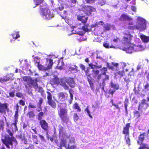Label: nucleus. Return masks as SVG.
Masks as SVG:
<instances>
[{
  "mask_svg": "<svg viewBox=\"0 0 149 149\" xmlns=\"http://www.w3.org/2000/svg\"><path fill=\"white\" fill-rule=\"evenodd\" d=\"M77 19L82 23V24H80V25H81V27H79L78 28L80 29H82L83 31H85V32L88 31L89 30L88 25H86L85 24L87 20V17L81 15L77 17Z\"/></svg>",
  "mask_w": 149,
  "mask_h": 149,
  "instance_id": "8",
  "label": "nucleus"
},
{
  "mask_svg": "<svg viewBox=\"0 0 149 149\" xmlns=\"http://www.w3.org/2000/svg\"><path fill=\"white\" fill-rule=\"evenodd\" d=\"M110 86L111 88L113 89H110L109 91V93L112 95L113 96V94L115 93L116 90H118L119 88V86L118 84L114 83L111 81L110 83Z\"/></svg>",
  "mask_w": 149,
  "mask_h": 149,
  "instance_id": "13",
  "label": "nucleus"
},
{
  "mask_svg": "<svg viewBox=\"0 0 149 149\" xmlns=\"http://www.w3.org/2000/svg\"><path fill=\"white\" fill-rule=\"evenodd\" d=\"M89 65L91 67V68L93 69L91 73L92 76L94 78L96 77L99 73V71L96 69L101 68V66L97 65V63L96 65H95L91 63H89Z\"/></svg>",
  "mask_w": 149,
  "mask_h": 149,
  "instance_id": "10",
  "label": "nucleus"
},
{
  "mask_svg": "<svg viewBox=\"0 0 149 149\" xmlns=\"http://www.w3.org/2000/svg\"><path fill=\"white\" fill-rule=\"evenodd\" d=\"M97 76V79L96 80V81L97 82H99V81H100V79L101 78V74H100L98 75Z\"/></svg>",
  "mask_w": 149,
  "mask_h": 149,
  "instance_id": "59",
  "label": "nucleus"
},
{
  "mask_svg": "<svg viewBox=\"0 0 149 149\" xmlns=\"http://www.w3.org/2000/svg\"><path fill=\"white\" fill-rule=\"evenodd\" d=\"M66 82L72 88L75 86V83L73 79L72 78H69L66 79Z\"/></svg>",
  "mask_w": 149,
  "mask_h": 149,
  "instance_id": "20",
  "label": "nucleus"
},
{
  "mask_svg": "<svg viewBox=\"0 0 149 149\" xmlns=\"http://www.w3.org/2000/svg\"><path fill=\"white\" fill-rule=\"evenodd\" d=\"M134 116L136 118H138L140 116V113L138 111H134Z\"/></svg>",
  "mask_w": 149,
  "mask_h": 149,
  "instance_id": "51",
  "label": "nucleus"
},
{
  "mask_svg": "<svg viewBox=\"0 0 149 149\" xmlns=\"http://www.w3.org/2000/svg\"><path fill=\"white\" fill-rule=\"evenodd\" d=\"M134 44L130 43L127 45L126 47H124L123 50L125 51L126 53H131L134 52Z\"/></svg>",
  "mask_w": 149,
  "mask_h": 149,
  "instance_id": "14",
  "label": "nucleus"
},
{
  "mask_svg": "<svg viewBox=\"0 0 149 149\" xmlns=\"http://www.w3.org/2000/svg\"><path fill=\"white\" fill-rule=\"evenodd\" d=\"M123 33L125 36L121 40L122 43L126 45L131 43L130 41L132 36L130 34L129 30H125L124 31Z\"/></svg>",
  "mask_w": 149,
  "mask_h": 149,
  "instance_id": "9",
  "label": "nucleus"
},
{
  "mask_svg": "<svg viewBox=\"0 0 149 149\" xmlns=\"http://www.w3.org/2000/svg\"><path fill=\"white\" fill-rule=\"evenodd\" d=\"M106 1V0H99L98 3L100 5L102 6L105 4Z\"/></svg>",
  "mask_w": 149,
  "mask_h": 149,
  "instance_id": "39",
  "label": "nucleus"
},
{
  "mask_svg": "<svg viewBox=\"0 0 149 149\" xmlns=\"http://www.w3.org/2000/svg\"><path fill=\"white\" fill-rule=\"evenodd\" d=\"M40 124L42 128L44 130L46 131L48 129V123L46 121L44 120H40Z\"/></svg>",
  "mask_w": 149,
  "mask_h": 149,
  "instance_id": "21",
  "label": "nucleus"
},
{
  "mask_svg": "<svg viewBox=\"0 0 149 149\" xmlns=\"http://www.w3.org/2000/svg\"><path fill=\"white\" fill-rule=\"evenodd\" d=\"M48 104L53 108H55L56 106V104L55 102L53 100L48 101Z\"/></svg>",
  "mask_w": 149,
  "mask_h": 149,
  "instance_id": "32",
  "label": "nucleus"
},
{
  "mask_svg": "<svg viewBox=\"0 0 149 149\" xmlns=\"http://www.w3.org/2000/svg\"><path fill=\"white\" fill-rule=\"evenodd\" d=\"M7 132L11 136L10 137L8 135L2 136L1 138V141L8 149L12 148L13 147V144L16 146L17 144V142L15 138L13 136V134L9 130H8Z\"/></svg>",
  "mask_w": 149,
  "mask_h": 149,
  "instance_id": "3",
  "label": "nucleus"
},
{
  "mask_svg": "<svg viewBox=\"0 0 149 149\" xmlns=\"http://www.w3.org/2000/svg\"><path fill=\"white\" fill-rule=\"evenodd\" d=\"M134 52H138L143 50L145 49V47L140 44L137 45L134 44Z\"/></svg>",
  "mask_w": 149,
  "mask_h": 149,
  "instance_id": "18",
  "label": "nucleus"
},
{
  "mask_svg": "<svg viewBox=\"0 0 149 149\" xmlns=\"http://www.w3.org/2000/svg\"><path fill=\"white\" fill-rule=\"evenodd\" d=\"M88 81L90 85L91 88L92 89H93V82L89 78L88 79Z\"/></svg>",
  "mask_w": 149,
  "mask_h": 149,
  "instance_id": "47",
  "label": "nucleus"
},
{
  "mask_svg": "<svg viewBox=\"0 0 149 149\" xmlns=\"http://www.w3.org/2000/svg\"><path fill=\"white\" fill-rule=\"evenodd\" d=\"M136 24L133 25L132 22L128 23L127 29L133 30L137 29L140 31H143L146 29V19L140 17H138L136 20Z\"/></svg>",
  "mask_w": 149,
  "mask_h": 149,
  "instance_id": "2",
  "label": "nucleus"
},
{
  "mask_svg": "<svg viewBox=\"0 0 149 149\" xmlns=\"http://www.w3.org/2000/svg\"><path fill=\"white\" fill-rule=\"evenodd\" d=\"M109 79V76L108 75H105V77L103 79V81H104L105 82V81L106 80H108Z\"/></svg>",
  "mask_w": 149,
  "mask_h": 149,
  "instance_id": "56",
  "label": "nucleus"
},
{
  "mask_svg": "<svg viewBox=\"0 0 149 149\" xmlns=\"http://www.w3.org/2000/svg\"><path fill=\"white\" fill-rule=\"evenodd\" d=\"M16 96L19 97L21 98L23 96V95L22 93L18 92L16 94Z\"/></svg>",
  "mask_w": 149,
  "mask_h": 149,
  "instance_id": "55",
  "label": "nucleus"
},
{
  "mask_svg": "<svg viewBox=\"0 0 149 149\" xmlns=\"http://www.w3.org/2000/svg\"><path fill=\"white\" fill-rule=\"evenodd\" d=\"M64 128L62 127H61L59 128V137L61 140L62 138H66L67 137L66 132L64 131Z\"/></svg>",
  "mask_w": 149,
  "mask_h": 149,
  "instance_id": "19",
  "label": "nucleus"
},
{
  "mask_svg": "<svg viewBox=\"0 0 149 149\" xmlns=\"http://www.w3.org/2000/svg\"><path fill=\"white\" fill-rule=\"evenodd\" d=\"M112 66L111 68V69L113 70H116L118 66V64L117 63H112Z\"/></svg>",
  "mask_w": 149,
  "mask_h": 149,
  "instance_id": "36",
  "label": "nucleus"
},
{
  "mask_svg": "<svg viewBox=\"0 0 149 149\" xmlns=\"http://www.w3.org/2000/svg\"><path fill=\"white\" fill-rule=\"evenodd\" d=\"M125 138L126 140V142L127 144H128L129 145H130V140L129 138V135H127L125 136Z\"/></svg>",
  "mask_w": 149,
  "mask_h": 149,
  "instance_id": "38",
  "label": "nucleus"
},
{
  "mask_svg": "<svg viewBox=\"0 0 149 149\" xmlns=\"http://www.w3.org/2000/svg\"><path fill=\"white\" fill-rule=\"evenodd\" d=\"M124 74V71L123 70L122 71H118L115 73L116 76H118L120 77H122Z\"/></svg>",
  "mask_w": 149,
  "mask_h": 149,
  "instance_id": "34",
  "label": "nucleus"
},
{
  "mask_svg": "<svg viewBox=\"0 0 149 149\" xmlns=\"http://www.w3.org/2000/svg\"><path fill=\"white\" fill-rule=\"evenodd\" d=\"M141 146L139 148V149H145L146 148H148V145L146 144L141 143Z\"/></svg>",
  "mask_w": 149,
  "mask_h": 149,
  "instance_id": "41",
  "label": "nucleus"
},
{
  "mask_svg": "<svg viewBox=\"0 0 149 149\" xmlns=\"http://www.w3.org/2000/svg\"><path fill=\"white\" fill-rule=\"evenodd\" d=\"M58 3V5L59 6V7H57L55 9V10L57 12L60 14L61 17L62 18L64 19L67 15V12L66 10L63 11V12H61L64 8L63 5L65 3L64 0H57Z\"/></svg>",
  "mask_w": 149,
  "mask_h": 149,
  "instance_id": "7",
  "label": "nucleus"
},
{
  "mask_svg": "<svg viewBox=\"0 0 149 149\" xmlns=\"http://www.w3.org/2000/svg\"><path fill=\"white\" fill-rule=\"evenodd\" d=\"M19 31H14L11 35L14 39H16L20 37Z\"/></svg>",
  "mask_w": 149,
  "mask_h": 149,
  "instance_id": "30",
  "label": "nucleus"
},
{
  "mask_svg": "<svg viewBox=\"0 0 149 149\" xmlns=\"http://www.w3.org/2000/svg\"><path fill=\"white\" fill-rule=\"evenodd\" d=\"M76 141L74 137L69 135L67 137L62 138L61 141V145L65 147L67 149H74L76 148Z\"/></svg>",
  "mask_w": 149,
  "mask_h": 149,
  "instance_id": "4",
  "label": "nucleus"
},
{
  "mask_svg": "<svg viewBox=\"0 0 149 149\" xmlns=\"http://www.w3.org/2000/svg\"><path fill=\"white\" fill-rule=\"evenodd\" d=\"M92 109L90 110L89 106H88L85 109V111L87 112V114L91 118H93L92 116L91 115V113H92L95 111V106L93 104H92Z\"/></svg>",
  "mask_w": 149,
  "mask_h": 149,
  "instance_id": "16",
  "label": "nucleus"
},
{
  "mask_svg": "<svg viewBox=\"0 0 149 149\" xmlns=\"http://www.w3.org/2000/svg\"><path fill=\"white\" fill-rule=\"evenodd\" d=\"M61 84L63 87L65 89H66L68 88V86H67L65 82L62 81L61 82Z\"/></svg>",
  "mask_w": 149,
  "mask_h": 149,
  "instance_id": "48",
  "label": "nucleus"
},
{
  "mask_svg": "<svg viewBox=\"0 0 149 149\" xmlns=\"http://www.w3.org/2000/svg\"><path fill=\"white\" fill-rule=\"evenodd\" d=\"M113 42L116 44H118L120 42V40L118 38H116L113 40Z\"/></svg>",
  "mask_w": 149,
  "mask_h": 149,
  "instance_id": "53",
  "label": "nucleus"
},
{
  "mask_svg": "<svg viewBox=\"0 0 149 149\" xmlns=\"http://www.w3.org/2000/svg\"><path fill=\"white\" fill-rule=\"evenodd\" d=\"M18 111H16L15 114L14 116V122L12 123V125H13L14 127V131H16L18 129L17 126V123L18 121Z\"/></svg>",
  "mask_w": 149,
  "mask_h": 149,
  "instance_id": "17",
  "label": "nucleus"
},
{
  "mask_svg": "<svg viewBox=\"0 0 149 149\" xmlns=\"http://www.w3.org/2000/svg\"><path fill=\"white\" fill-rule=\"evenodd\" d=\"M105 85V83L104 81H103L102 85L101 86V87H102V90L104 91H105V90L104 89V87Z\"/></svg>",
  "mask_w": 149,
  "mask_h": 149,
  "instance_id": "61",
  "label": "nucleus"
},
{
  "mask_svg": "<svg viewBox=\"0 0 149 149\" xmlns=\"http://www.w3.org/2000/svg\"><path fill=\"white\" fill-rule=\"evenodd\" d=\"M131 9L132 11H134V12H136V8L135 6H132L131 7Z\"/></svg>",
  "mask_w": 149,
  "mask_h": 149,
  "instance_id": "64",
  "label": "nucleus"
},
{
  "mask_svg": "<svg viewBox=\"0 0 149 149\" xmlns=\"http://www.w3.org/2000/svg\"><path fill=\"white\" fill-rule=\"evenodd\" d=\"M8 80V79H7L6 77H4L3 78L0 77V82H5L7 81Z\"/></svg>",
  "mask_w": 149,
  "mask_h": 149,
  "instance_id": "46",
  "label": "nucleus"
},
{
  "mask_svg": "<svg viewBox=\"0 0 149 149\" xmlns=\"http://www.w3.org/2000/svg\"><path fill=\"white\" fill-rule=\"evenodd\" d=\"M82 10L86 14L90 15L92 13L95 11V9L91 6L84 5L82 7Z\"/></svg>",
  "mask_w": 149,
  "mask_h": 149,
  "instance_id": "12",
  "label": "nucleus"
},
{
  "mask_svg": "<svg viewBox=\"0 0 149 149\" xmlns=\"http://www.w3.org/2000/svg\"><path fill=\"white\" fill-rule=\"evenodd\" d=\"M142 67V65L140 64L139 63L137 67V70H139Z\"/></svg>",
  "mask_w": 149,
  "mask_h": 149,
  "instance_id": "63",
  "label": "nucleus"
},
{
  "mask_svg": "<svg viewBox=\"0 0 149 149\" xmlns=\"http://www.w3.org/2000/svg\"><path fill=\"white\" fill-rule=\"evenodd\" d=\"M149 102V98L148 97L147 100H143L141 102L139 105V110L140 108H142L143 109H146L149 105V103L148 102Z\"/></svg>",
  "mask_w": 149,
  "mask_h": 149,
  "instance_id": "15",
  "label": "nucleus"
},
{
  "mask_svg": "<svg viewBox=\"0 0 149 149\" xmlns=\"http://www.w3.org/2000/svg\"><path fill=\"white\" fill-rule=\"evenodd\" d=\"M22 141H24V142L25 144H26L28 146L27 148H25V149H28L29 147L30 146V145L29 144L27 143V139H26L24 136L23 137H20Z\"/></svg>",
  "mask_w": 149,
  "mask_h": 149,
  "instance_id": "35",
  "label": "nucleus"
},
{
  "mask_svg": "<svg viewBox=\"0 0 149 149\" xmlns=\"http://www.w3.org/2000/svg\"><path fill=\"white\" fill-rule=\"evenodd\" d=\"M141 134L139 137V141H138V143L139 144H141L142 143V141L144 140V134Z\"/></svg>",
  "mask_w": 149,
  "mask_h": 149,
  "instance_id": "33",
  "label": "nucleus"
},
{
  "mask_svg": "<svg viewBox=\"0 0 149 149\" xmlns=\"http://www.w3.org/2000/svg\"><path fill=\"white\" fill-rule=\"evenodd\" d=\"M69 70L70 71L74 73H75L78 71V67L75 65L70 67Z\"/></svg>",
  "mask_w": 149,
  "mask_h": 149,
  "instance_id": "28",
  "label": "nucleus"
},
{
  "mask_svg": "<svg viewBox=\"0 0 149 149\" xmlns=\"http://www.w3.org/2000/svg\"><path fill=\"white\" fill-rule=\"evenodd\" d=\"M120 19L122 21H130L132 19L131 18L125 14L122 15Z\"/></svg>",
  "mask_w": 149,
  "mask_h": 149,
  "instance_id": "22",
  "label": "nucleus"
},
{
  "mask_svg": "<svg viewBox=\"0 0 149 149\" xmlns=\"http://www.w3.org/2000/svg\"><path fill=\"white\" fill-rule=\"evenodd\" d=\"M23 80L26 83L25 84V87L26 89V91L29 92L30 89L32 87L36 89L39 92L42 93L43 91L42 88L38 87L37 82H39L40 80V78H36L35 79H33L29 77L24 76L23 77Z\"/></svg>",
  "mask_w": 149,
  "mask_h": 149,
  "instance_id": "1",
  "label": "nucleus"
},
{
  "mask_svg": "<svg viewBox=\"0 0 149 149\" xmlns=\"http://www.w3.org/2000/svg\"><path fill=\"white\" fill-rule=\"evenodd\" d=\"M145 89L146 90H149V83L147 84L145 86Z\"/></svg>",
  "mask_w": 149,
  "mask_h": 149,
  "instance_id": "60",
  "label": "nucleus"
},
{
  "mask_svg": "<svg viewBox=\"0 0 149 149\" xmlns=\"http://www.w3.org/2000/svg\"><path fill=\"white\" fill-rule=\"evenodd\" d=\"M79 66L82 70L85 71V72L86 74V75H87V71L85 70V67L84 65H83L82 64H80L79 65Z\"/></svg>",
  "mask_w": 149,
  "mask_h": 149,
  "instance_id": "50",
  "label": "nucleus"
},
{
  "mask_svg": "<svg viewBox=\"0 0 149 149\" xmlns=\"http://www.w3.org/2000/svg\"><path fill=\"white\" fill-rule=\"evenodd\" d=\"M42 102H43V100H42V98H40V100H39V102H38L39 105L40 107H41V104H42Z\"/></svg>",
  "mask_w": 149,
  "mask_h": 149,
  "instance_id": "62",
  "label": "nucleus"
},
{
  "mask_svg": "<svg viewBox=\"0 0 149 149\" xmlns=\"http://www.w3.org/2000/svg\"><path fill=\"white\" fill-rule=\"evenodd\" d=\"M19 104L20 105L22 106H24L25 104L24 101L22 100H20L19 102Z\"/></svg>",
  "mask_w": 149,
  "mask_h": 149,
  "instance_id": "58",
  "label": "nucleus"
},
{
  "mask_svg": "<svg viewBox=\"0 0 149 149\" xmlns=\"http://www.w3.org/2000/svg\"><path fill=\"white\" fill-rule=\"evenodd\" d=\"M36 107V106L35 104L33 103H30L29 104V108H30L35 109Z\"/></svg>",
  "mask_w": 149,
  "mask_h": 149,
  "instance_id": "45",
  "label": "nucleus"
},
{
  "mask_svg": "<svg viewBox=\"0 0 149 149\" xmlns=\"http://www.w3.org/2000/svg\"><path fill=\"white\" fill-rule=\"evenodd\" d=\"M67 94H64L63 93H61L58 94V100L59 101H64L66 99V97H67Z\"/></svg>",
  "mask_w": 149,
  "mask_h": 149,
  "instance_id": "23",
  "label": "nucleus"
},
{
  "mask_svg": "<svg viewBox=\"0 0 149 149\" xmlns=\"http://www.w3.org/2000/svg\"><path fill=\"white\" fill-rule=\"evenodd\" d=\"M15 91L10 92L9 93V96L12 97H14L15 96Z\"/></svg>",
  "mask_w": 149,
  "mask_h": 149,
  "instance_id": "54",
  "label": "nucleus"
},
{
  "mask_svg": "<svg viewBox=\"0 0 149 149\" xmlns=\"http://www.w3.org/2000/svg\"><path fill=\"white\" fill-rule=\"evenodd\" d=\"M33 140L34 141H36L35 142L36 144H38L37 141V136L36 135H33Z\"/></svg>",
  "mask_w": 149,
  "mask_h": 149,
  "instance_id": "57",
  "label": "nucleus"
},
{
  "mask_svg": "<svg viewBox=\"0 0 149 149\" xmlns=\"http://www.w3.org/2000/svg\"><path fill=\"white\" fill-rule=\"evenodd\" d=\"M103 45L104 47L107 49L111 48H113L114 49L116 48V47L112 44L110 45L109 42L107 41L104 42Z\"/></svg>",
  "mask_w": 149,
  "mask_h": 149,
  "instance_id": "27",
  "label": "nucleus"
},
{
  "mask_svg": "<svg viewBox=\"0 0 149 149\" xmlns=\"http://www.w3.org/2000/svg\"><path fill=\"white\" fill-rule=\"evenodd\" d=\"M103 22L100 21L98 22H97L95 24H93L92 26V27H95L96 26H98L99 25H102L103 24Z\"/></svg>",
  "mask_w": 149,
  "mask_h": 149,
  "instance_id": "43",
  "label": "nucleus"
},
{
  "mask_svg": "<svg viewBox=\"0 0 149 149\" xmlns=\"http://www.w3.org/2000/svg\"><path fill=\"white\" fill-rule=\"evenodd\" d=\"M58 115L63 121L65 122L68 119V114L67 110L65 108H60L58 111Z\"/></svg>",
  "mask_w": 149,
  "mask_h": 149,
  "instance_id": "11",
  "label": "nucleus"
},
{
  "mask_svg": "<svg viewBox=\"0 0 149 149\" xmlns=\"http://www.w3.org/2000/svg\"><path fill=\"white\" fill-rule=\"evenodd\" d=\"M139 36L143 42H147L149 41V37L140 34H139Z\"/></svg>",
  "mask_w": 149,
  "mask_h": 149,
  "instance_id": "25",
  "label": "nucleus"
},
{
  "mask_svg": "<svg viewBox=\"0 0 149 149\" xmlns=\"http://www.w3.org/2000/svg\"><path fill=\"white\" fill-rule=\"evenodd\" d=\"M73 118L74 121L76 122L79 119V116L76 113H74V114Z\"/></svg>",
  "mask_w": 149,
  "mask_h": 149,
  "instance_id": "49",
  "label": "nucleus"
},
{
  "mask_svg": "<svg viewBox=\"0 0 149 149\" xmlns=\"http://www.w3.org/2000/svg\"><path fill=\"white\" fill-rule=\"evenodd\" d=\"M70 28H71V29H73V30H72V33H71V34H79L81 36H82L84 34L85 31H76L75 30H74V29L75 28H76V27L74 26H72V27H70Z\"/></svg>",
  "mask_w": 149,
  "mask_h": 149,
  "instance_id": "24",
  "label": "nucleus"
},
{
  "mask_svg": "<svg viewBox=\"0 0 149 149\" xmlns=\"http://www.w3.org/2000/svg\"><path fill=\"white\" fill-rule=\"evenodd\" d=\"M105 29L109 31L111 29H114L115 28V27L113 25H111L110 24H106L104 26Z\"/></svg>",
  "mask_w": 149,
  "mask_h": 149,
  "instance_id": "31",
  "label": "nucleus"
},
{
  "mask_svg": "<svg viewBox=\"0 0 149 149\" xmlns=\"http://www.w3.org/2000/svg\"><path fill=\"white\" fill-rule=\"evenodd\" d=\"M28 114L29 115V116L30 118H33L35 116L34 114L33 111L29 112Z\"/></svg>",
  "mask_w": 149,
  "mask_h": 149,
  "instance_id": "52",
  "label": "nucleus"
},
{
  "mask_svg": "<svg viewBox=\"0 0 149 149\" xmlns=\"http://www.w3.org/2000/svg\"><path fill=\"white\" fill-rule=\"evenodd\" d=\"M47 98L48 100V101L52 100V95L51 93L49 92H47Z\"/></svg>",
  "mask_w": 149,
  "mask_h": 149,
  "instance_id": "42",
  "label": "nucleus"
},
{
  "mask_svg": "<svg viewBox=\"0 0 149 149\" xmlns=\"http://www.w3.org/2000/svg\"><path fill=\"white\" fill-rule=\"evenodd\" d=\"M44 115V113L43 112H40L39 113L38 116V119L39 120H42V117Z\"/></svg>",
  "mask_w": 149,
  "mask_h": 149,
  "instance_id": "40",
  "label": "nucleus"
},
{
  "mask_svg": "<svg viewBox=\"0 0 149 149\" xmlns=\"http://www.w3.org/2000/svg\"><path fill=\"white\" fill-rule=\"evenodd\" d=\"M7 106L6 104H3L0 106V112L2 113H5L6 110L7 109Z\"/></svg>",
  "mask_w": 149,
  "mask_h": 149,
  "instance_id": "29",
  "label": "nucleus"
},
{
  "mask_svg": "<svg viewBox=\"0 0 149 149\" xmlns=\"http://www.w3.org/2000/svg\"><path fill=\"white\" fill-rule=\"evenodd\" d=\"M34 57V56H33V57L34 59L35 64L38 67L39 70L46 71L51 68L53 63L52 60L48 58L46 59L47 64V67H46L40 64V60L39 58L37 56Z\"/></svg>",
  "mask_w": 149,
  "mask_h": 149,
  "instance_id": "6",
  "label": "nucleus"
},
{
  "mask_svg": "<svg viewBox=\"0 0 149 149\" xmlns=\"http://www.w3.org/2000/svg\"><path fill=\"white\" fill-rule=\"evenodd\" d=\"M130 124L127 123L126 125V126L124 128L123 130V133L124 134L129 135V128L130 127Z\"/></svg>",
  "mask_w": 149,
  "mask_h": 149,
  "instance_id": "26",
  "label": "nucleus"
},
{
  "mask_svg": "<svg viewBox=\"0 0 149 149\" xmlns=\"http://www.w3.org/2000/svg\"><path fill=\"white\" fill-rule=\"evenodd\" d=\"M74 108L77 110L79 111H81V109H80L79 106L78 105V104L76 103H75L73 106Z\"/></svg>",
  "mask_w": 149,
  "mask_h": 149,
  "instance_id": "44",
  "label": "nucleus"
},
{
  "mask_svg": "<svg viewBox=\"0 0 149 149\" xmlns=\"http://www.w3.org/2000/svg\"><path fill=\"white\" fill-rule=\"evenodd\" d=\"M39 13L41 17L45 20H49L54 16L53 13L48 9L45 3L40 5Z\"/></svg>",
  "mask_w": 149,
  "mask_h": 149,
  "instance_id": "5",
  "label": "nucleus"
},
{
  "mask_svg": "<svg viewBox=\"0 0 149 149\" xmlns=\"http://www.w3.org/2000/svg\"><path fill=\"white\" fill-rule=\"evenodd\" d=\"M44 0H34V3L36 5V6H38L40 4H41L42 2Z\"/></svg>",
  "mask_w": 149,
  "mask_h": 149,
  "instance_id": "37",
  "label": "nucleus"
}]
</instances>
